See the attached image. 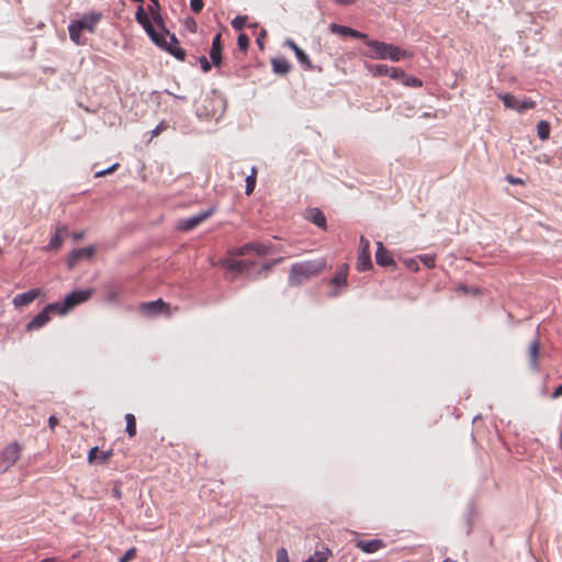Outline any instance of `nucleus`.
<instances>
[{"label":"nucleus","mask_w":562,"mask_h":562,"mask_svg":"<svg viewBox=\"0 0 562 562\" xmlns=\"http://www.w3.org/2000/svg\"><path fill=\"white\" fill-rule=\"evenodd\" d=\"M325 268L323 259L296 262L291 267L289 283L297 286L305 281L318 276Z\"/></svg>","instance_id":"nucleus-1"},{"label":"nucleus","mask_w":562,"mask_h":562,"mask_svg":"<svg viewBox=\"0 0 562 562\" xmlns=\"http://www.w3.org/2000/svg\"><path fill=\"white\" fill-rule=\"evenodd\" d=\"M102 14L98 12H91L85 14L80 20L74 21L68 25L69 37L77 45H85L86 42L81 37V33L87 31L94 33L98 23L101 21Z\"/></svg>","instance_id":"nucleus-2"},{"label":"nucleus","mask_w":562,"mask_h":562,"mask_svg":"<svg viewBox=\"0 0 562 562\" xmlns=\"http://www.w3.org/2000/svg\"><path fill=\"white\" fill-rule=\"evenodd\" d=\"M91 294V290H77L69 293L61 303L55 302V304L58 306V314L66 315L77 305L88 301Z\"/></svg>","instance_id":"nucleus-3"},{"label":"nucleus","mask_w":562,"mask_h":562,"mask_svg":"<svg viewBox=\"0 0 562 562\" xmlns=\"http://www.w3.org/2000/svg\"><path fill=\"white\" fill-rule=\"evenodd\" d=\"M21 450L18 442H11L0 451V474L7 472L19 461Z\"/></svg>","instance_id":"nucleus-4"},{"label":"nucleus","mask_w":562,"mask_h":562,"mask_svg":"<svg viewBox=\"0 0 562 562\" xmlns=\"http://www.w3.org/2000/svg\"><path fill=\"white\" fill-rule=\"evenodd\" d=\"M161 29L160 38L164 40V44H157L159 47L166 49L172 56H175L179 60H184L186 52L179 46V41L173 34H170L164 26V24L158 25Z\"/></svg>","instance_id":"nucleus-5"},{"label":"nucleus","mask_w":562,"mask_h":562,"mask_svg":"<svg viewBox=\"0 0 562 562\" xmlns=\"http://www.w3.org/2000/svg\"><path fill=\"white\" fill-rule=\"evenodd\" d=\"M271 252V245L265 243H248L229 251L231 256H247L256 254L258 256H267Z\"/></svg>","instance_id":"nucleus-6"},{"label":"nucleus","mask_w":562,"mask_h":562,"mask_svg":"<svg viewBox=\"0 0 562 562\" xmlns=\"http://www.w3.org/2000/svg\"><path fill=\"white\" fill-rule=\"evenodd\" d=\"M50 314H58V306L55 303L46 305L32 321L26 325L27 330H36L45 326L49 319Z\"/></svg>","instance_id":"nucleus-7"},{"label":"nucleus","mask_w":562,"mask_h":562,"mask_svg":"<svg viewBox=\"0 0 562 562\" xmlns=\"http://www.w3.org/2000/svg\"><path fill=\"white\" fill-rule=\"evenodd\" d=\"M215 212V207H210L209 210L201 212L194 216L189 218H182L177 223V228L182 232H190L198 227L201 223L211 217Z\"/></svg>","instance_id":"nucleus-8"},{"label":"nucleus","mask_w":562,"mask_h":562,"mask_svg":"<svg viewBox=\"0 0 562 562\" xmlns=\"http://www.w3.org/2000/svg\"><path fill=\"white\" fill-rule=\"evenodd\" d=\"M136 21L145 29L147 34L150 36L155 44H164V40L160 38L159 32L156 31L153 22L148 18V14L145 12L142 5L138 7L136 14Z\"/></svg>","instance_id":"nucleus-9"},{"label":"nucleus","mask_w":562,"mask_h":562,"mask_svg":"<svg viewBox=\"0 0 562 562\" xmlns=\"http://www.w3.org/2000/svg\"><path fill=\"white\" fill-rule=\"evenodd\" d=\"M498 98L503 101L504 105L507 109L516 110L518 112H524L529 109H533L536 106V102L532 100H522L519 101L510 93H499Z\"/></svg>","instance_id":"nucleus-10"},{"label":"nucleus","mask_w":562,"mask_h":562,"mask_svg":"<svg viewBox=\"0 0 562 562\" xmlns=\"http://www.w3.org/2000/svg\"><path fill=\"white\" fill-rule=\"evenodd\" d=\"M139 312L145 316H154L160 313H165L168 316L171 314L169 304L164 302L161 299L142 303L139 305Z\"/></svg>","instance_id":"nucleus-11"},{"label":"nucleus","mask_w":562,"mask_h":562,"mask_svg":"<svg viewBox=\"0 0 562 562\" xmlns=\"http://www.w3.org/2000/svg\"><path fill=\"white\" fill-rule=\"evenodd\" d=\"M372 268L370 243L363 236L360 237V252L357 258V269L364 271Z\"/></svg>","instance_id":"nucleus-12"},{"label":"nucleus","mask_w":562,"mask_h":562,"mask_svg":"<svg viewBox=\"0 0 562 562\" xmlns=\"http://www.w3.org/2000/svg\"><path fill=\"white\" fill-rule=\"evenodd\" d=\"M364 44L370 48L364 55L372 59H386L387 43L366 40Z\"/></svg>","instance_id":"nucleus-13"},{"label":"nucleus","mask_w":562,"mask_h":562,"mask_svg":"<svg viewBox=\"0 0 562 562\" xmlns=\"http://www.w3.org/2000/svg\"><path fill=\"white\" fill-rule=\"evenodd\" d=\"M389 77L394 80L401 81L406 87L419 88L423 86V81L420 79L413 76H407L405 71L401 68L391 67Z\"/></svg>","instance_id":"nucleus-14"},{"label":"nucleus","mask_w":562,"mask_h":562,"mask_svg":"<svg viewBox=\"0 0 562 562\" xmlns=\"http://www.w3.org/2000/svg\"><path fill=\"white\" fill-rule=\"evenodd\" d=\"M347 277L348 265L344 263L338 268L335 276L330 280V284L335 286V289L330 293L331 296H338L341 293V290H339L338 288L345 289L347 286Z\"/></svg>","instance_id":"nucleus-15"},{"label":"nucleus","mask_w":562,"mask_h":562,"mask_svg":"<svg viewBox=\"0 0 562 562\" xmlns=\"http://www.w3.org/2000/svg\"><path fill=\"white\" fill-rule=\"evenodd\" d=\"M224 266L227 270L238 272V273H248L249 269L255 266V261L246 260V259H233L229 258L224 262Z\"/></svg>","instance_id":"nucleus-16"},{"label":"nucleus","mask_w":562,"mask_h":562,"mask_svg":"<svg viewBox=\"0 0 562 562\" xmlns=\"http://www.w3.org/2000/svg\"><path fill=\"white\" fill-rule=\"evenodd\" d=\"M222 52H223L222 34L217 33L213 37L212 47L210 50V58L212 60V64L215 67H220L222 65Z\"/></svg>","instance_id":"nucleus-17"},{"label":"nucleus","mask_w":562,"mask_h":562,"mask_svg":"<svg viewBox=\"0 0 562 562\" xmlns=\"http://www.w3.org/2000/svg\"><path fill=\"white\" fill-rule=\"evenodd\" d=\"M539 355H540V340H539V338H536L533 341L530 342V345L527 349L529 366L532 371H539V369H540Z\"/></svg>","instance_id":"nucleus-18"},{"label":"nucleus","mask_w":562,"mask_h":562,"mask_svg":"<svg viewBox=\"0 0 562 562\" xmlns=\"http://www.w3.org/2000/svg\"><path fill=\"white\" fill-rule=\"evenodd\" d=\"M42 294L40 289H32L27 292L18 294L13 299V304L15 307H23L31 304L35 299H37Z\"/></svg>","instance_id":"nucleus-19"},{"label":"nucleus","mask_w":562,"mask_h":562,"mask_svg":"<svg viewBox=\"0 0 562 562\" xmlns=\"http://www.w3.org/2000/svg\"><path fill=\"white\" fill-rule=\"evenodd\" d=\"M375 261L379 266L389 267L394 266V259L390 251L385 249L381 241L376 243Z\"/></svg>","instance_id":"nucleus-20"},{"label":"nucleus","mask_w":562,"mask_h":562,"mask_svg":"<svg viewBox=\"0 0 562 562\" xmlns=\"http://www.w3.org/2000/svg\"><path fill=\"white\" fill-rule=\"evenodd\" d=\"M356 547L366 553H373L380 549L385 548V543L381 539L373 540H358Z\"/></svg>","instance_id":"nucleus-21"},{"label":"nucleus","mask_w":562,"mask_h":562,"mask_svg":"<svg viewBox=\"0 0 562 562\" xmlns=\"http://www.w3.org/2000/svg\"><path fill=\"white\" fill-rule=\"evenodd\" d=\"M331 31L334 33H337V34H340V35H345V36H351V37H355V38H359V40H362L363 42H366V40L368 38V35L362 33V32H359L357 30H353L351 27H348V26H341V25H337V24H331L330 26Z\"/></svg>","instance_id":"nucleus-22"},{"label":"nucleus","mask_w":562,"mask_h":562,"mask_svg":"<svg viewBox=\"0 0 562 562\" xmlns=\"http://www.w3.org/2000/svg\"><path fill=\"white\" fill-rule=\"evenodd\" d=\"M285 45L289 46L294 52L295 57L305 67V69H312L313 66L311 59L305 54V52L295 44V42H293L292 40H288L285 42Z\"/></svg>","instance_id":"nucleus-23"},{"label":"nucleus","mask_w":562,"mask_h":562,"mask_svg":"<svg viewBox=\"0 0 562 562\" xmlns=\"http://www.w3.org/2000/svg\"><path fill=\"white\" fill-rule=\"evenodd\" d=\"M112 454H113L112 450L100 452L98 447H93L90 449V451L88 453V462L90 464H92L98 459L101 463H106L111 459Z\"/></svg>","instance_id":"nucleus-24"},{"label":"nucleus","mask_w":562,"mask_h":562,"mask_svg":"<svg viewBox=\"0 0 562 562\" xmlns=\"http://www.w3.org/2000/svg\"><path fill=\"white\" fill-rule=\"evenodd\" d=\"M94 255V248L92 246L76 249L71 252L68 266L71 268L76 262L82 258H91Z\"/></svg>","instance_id":"nucleus-25"},{"label":"nucleus","mask_w":562,"mask_h":562,"mask_svg":"<svg viewBox=\"0 0 562 562\" xmlns=\"http://www.w3.org/2000/svg\"><path fill=\"white\" fill-rule=\"evenodd\" d=\"M411 54L402 49L401 47L394 46L392 44H387V50H386V59H390L392 61H400L403 58L409 57Z\"/></svg>","instance_id":"nucleus-26"},{"label":"nucleus","mask_w":562,"mask_h":562,"mask_svg":"<svg viewBox=\"0 0 562 562\" xmlns=\"http://www.w3.org/2000/svg\"><path fill=\"white\" fill-rule=\"evenodd\" d=\"M271 65L273 71L279 75H286L291 70V65L284 57L272 58Z\"/></svg>","instance_id":"nucleus-27"},{"label":"nucleus","mask_w":562,"mask_h":562,"mask_svg":"<svg viewBox=\"0 0 562 562\" xmlns=\"http://www.w3.org/2000/svg\"><path fill=\"white\" fill-rule=\"evenodd\" d=\"M307 218L321 228L326 227V217L318 209H312L307 212Z\"/></svg>","instance_id":"nucleus-28"},{"label":"nucleus","mask_w":562,"mask_h":562,"mask_svg":"<svg viewBox=\"0 0 562 562\" xmlns=\"http://www.w3.org/2000/svg\"><path fill=\"white\" fill-rule=\"evenodd\" d=\"M331 552L328 548H323L311 555L305 562H327Z\"/></svg>","instance_id":"nucleus-29"},{"label":"nucleus","mask_w":562,"mask_h":562,"mask_svg":"<svg viewBox=\"0 0 562 562\" xmlns=\"http://www.w3.org/2000/svg\"><path fill=\"white\" fill-rule=\"evenodd\" d=\"M369 70L373 77H382V76H389L391 67L387 65H382V64L370 65Z\"/></svg>","instance_id":"nucleus-30"},{"label":"nucleus","mask_w":562,"mask_h":562,"mask_svg":"<svg viewBox=\"0 0 562 562\" xmlns=\"http://www.w3.org/2000/svg\"><path fill=\"white\" fill-rule=\"evenodd\" d=\"M550 124L547 121H540L537 124V133L540 139L546 140L550 136Z\"/></svg>","instance_id":"nucleus-31"},{"label":"nucleus","mask_w":562,"mask_h":562,"mask_svg":"<svg viewBox=\"0 0 562 562\" xmlns=\"http://www.w3.org/2000/svg\"><path fill=\"white\" fill-rule=\"evenodd\" d=\"M126 420V432L130 437H134L136 435V418L133 414L125 415Z\"/></svg>","instance_id":"nucleus-32"},{"label":"nucleus","mask_w":562,"mask_h":562,"mask_svg":"<svg viewBox=\"0 0 562 562\" xmlns=\"http://www.w3.org/2000/svg\"><path fill=\"white\" fill-rule=\"evenodd\" d=\"M63 231H66V228L65 227L58 228L57 233L52 237V239L48 244L49 249L57 250L61 246L63 237H61L60 233Z\"/></svg>","instance_id":"nucleus-33"},{"label":"nucleus","mask_w":562,"mask_h":562,"mask_svg":"<svg viewBox=\"0 0 562 562\" xmlns=\"http://www.w3.org/2000/svg\"><path fill=\"white\" fill-rule=\"evenodd\" d=\"M256 177H257V170L256 168L251 169V175L247 176L246 178V194L250 195L256 187Z\"/></svg>","instance_id":"nucleus-34"},{"label":"nucleus","mask_w":562,"mask_h":562,"mask_svg":"<svg viewBox=\"0 0 562 562\" xmlns=\"http://www.w3.org/2000/svg\"><path fill=\"white\" fill-rule=\"evenodd\" d=\"M150 1L154 4V7L150 8L153 20L156 23V25H161L162 24V19L160 16L159 12H158V9H159L158 0H150Z\"/></svg>","instance_id":"nucleus-35"},{"label":"nucleus","mask_w":562,"mask_h":562,"mask_svg":"<svg viewBox=\"0 0 562 562\" xmlns=\"http://www.w3.org/2000/svg\"><path fill=\"white\" fill-rule=\"evenodd\" d=\"M246 22H247V16L238 15L232 20L231 24L235 30L240 31L245 27Z\"/></svg>","instance_id":"nucleus-36"},{"label":"nucleus","mask_w":562,"mask_h":562,"mask_svg":"<svg viewBox=\"0 0 562 562\" xmlns=\"http://www.w3.org/2000/svg\"><path fill=\"white\" fill-rule=\"evenodd\" d=\"M420 261L427 267V268H434L436 266V256L435 255H422L419 256Z\"/></svg>","instance_id":"nucleus-37"},{"label":"nucleus","mask_w":562,"mask_h":562,"mask_svg":"<svg viewBox=\"0 0 562 562\" xmlns=\"http://www.w3.org/2000/svg\"><path fill=\"white\" fill-rule=\"evenodd\" d=\"M237 46L240 50H246L249 46V38L246 34L241 33L237 37Z\"/></svg>","instance_id":"nucleus-38"},{"label":"nucleus","mask_w":562,"mask_h":562,"mask_svg":"<svg viewBox=\"0 0 562 562\" xmlns=\"http://www.w3.org/2000/svg\"><path fill=\"white\" fill-rule=\"evenodd\" d=\"M136 558V548L133 547L128 549L124 555L119 560V562H130Z\"/></svg>","instance_id":"nucleus-39"},{"label":"nucleus","mask_w":562,"mask_h":562,"mask_svg":"<svg viewBox=\"0 0 562 562\" xmlns=\"http://www.w3.org/2000/svg\"><path fill=\"white\" fill-rule=\"evenodd\" d=\"M203 0H191L190 1V7H191V10L194 12V13H200L203 9Z\"/></svg>","instance_id":"nucleus-40"},{"label":"nucleus","mask_w":562,"mask_h":562,"mask_svg":"<svg viewBox=\"0 0 562 562\" xmlns=\"http://www.w3.org/2000/svg\"><path fill=\"white\" fill-rule=\"evenodd\" d=\"M277 562H290L286 549L281 548L277 551Z\"/></svg>","instance_id":"nucleus-41"},{"label":"nucleus","mask_w":562,"mask_h":562,"mask_svg":"<svg viewBox=\"0 0 562 562\" xmlns=\"http://www.w3.org/2000/svg\"><path fill=\"white\" fill-rule=\"evenodd\" d=\"M199 61L204 72H209L211 70L212 64L207 60L205 56H201L199 58Z\"/></svg>","instance_id":"nucleus-42"},{"label":"nucleus","mask_w":562,"mask_h":562,"mask_svg":"<svg viewBox=\"0 0 562 562\" xmlns=\"http://www.w3.org/2000/svg\"><path fill=\"white\" fill-rule=\"evenodd\" d=\"M505 179H506L510 184H514V186H516V184L524 186V184H525V181H524L522 179L517 178V177H514V176H512V175L506 176V178H505Z\"/></svg>","instance_id":"nucleus-43"},{"label":"nucleus","mask_w":562,"mask_h":562,"mask_svg":"<svg viewBox=\"0 0 562 562\" xmlns=\"http://www.w3.org/2000/svg\"><path fill=\"white\" fill-rule=\"evenodd\" d=\"M117 166H119V165H117V164H115V165H113L112 167H110V168H109V169H106V170H103V171H99V172H97V175H95V176H97V177H102V176L109 175V173L113 172V171L117 168Z\"/></svg>","instance_id":"nucleus-44"},{"label":"nucleus","mask_w":562,"mask_h":562,"mask_svg":"<svg viewBox=\"0 0 562 562\" xmlns=\"http://www.w3.org/2000/svg\"><path fill=\"white\" fill-rule=\"evenodd\" d=\"M265 36H266V31H265V30H262V31H261V33H260V35H259V37L256 40V42H257L258 46H259L261 49L263 48V40H262V37H265Z\"/></svg>","instance_id":"nucleus-45"},{"label":"nucleus","mask_w":562,"mask_h":562,"mask_svg":"<svg viewBox=\"0 0 562 562\" xmlns=\"http://www.w3.org/2000/svg\"><path fill=\"white\" fill-rule=\"evenodd\" d=\"M552 398H558L560 396H562V384L559 385L552 393Z\"/></svg>","instance_id":"nucleus-46"},{"label":"nucleus","mask_w":562,"mask_h":562,"mask_svg":"<svg viewBox=\"0 0 562 562\" xmlns=\"http://www.w3.org/2000/svg\"><path fill=\"white\" fill-rule=\"evenodd\" d=\"M58 420L55 416H50L49 419H48V424H49V427L50 429H54L55 426L57 425Z\"/></svg>","instance_id":"nucleus-47"},{"label":"nucleus","mask_w":562,"mask_h":562,"mask_svg":"<svg viewBox=\"0 0 562 562\" xmlns=\"http://www.w3.org/2000/svg\"><path fill=\"white\" fill-rule=\"evenodd\" d=\"M83 236H85V232H76V233H74V235H72V237H74V239H75V240H80V239H82V238H83Z\"/></svg>","instance_id":"nucleus-48"},{"label":"nucleus","mask_w":562,"mask_h":562,"mask_svg":"<svg viewBox=\"0 0 562 562\" xmlns=\"http://www.w3.org/2000/svg\"><path fill=\"white\" fill-rule=\"evenodd\" d=\"M335 1L340 4H344V5L353 4L356 2V0H335Z\"/></svg>","instance_id":"nucleus-49"},{"label":"nucleus","mask_w":562,"mask_h":562,"mask_svg":"<svg viewBox=\"0 0 562 562\" xmlns=\"http://www.w3.org/2000/svg\"><path fill=\"white\" fill-rule=\"evenodd\" d=\"M407 267H409L411 269H413L414 271H417L418 270V265L417 262L411 260L407 262Z\"/></svg>","instance_id":"nucleus-50"},{"label":"nucleus","mask_w":562,"mask_h":562,"mask_svg":"<svg viewBox=\"0 0 562 562\" xmlns=\"http://www.w3.org/2000/svg\"><path fill=\"white\" fill-rule=\"evenodd\" d=\"M40 562H59L57 558H47V559H44Z\"/></svg>","instance_id":"nucleus-51"},{"label":"nucleus","mask_w":562,"mask_h":562,"mask_svg":"<svg viewBox=\"0 0 562 562\" xmlns=\"http://www.w3.org/2000/svg\"><path fill=\"white\" fill-rule=\"evenodd\" d=\"M160 131H161L160 126H157V127L154 130L153 134L156 136V135H158V134L160 133Z\"/></svg>","instance_id":"nucleus-52"},{"label":"nucleus","mask_w":562,"mask_h":562,"mask_svg":"<svg viewBox=\"0 0 562 562\" xmlns=\"http://www.w3.org/2000/svg\"><path fill=\"white\" fill-rule=\"evenodd\" d=\"M442 562H457L456 560H452L450 558H447L446 560H443Z\"/></svg>","instance_id":"nucleus-53"},{"label":"nucleus","mask_w":562,"mask_h":562,"mask_svg":"<svg viewBox=\"0 0 562 562\" xmlns=\"http://www.w3.org/2000/svg\"><path fill=\"white\" fill-rule=\"evenodd\" d=\"M269 268H270V266H269V265H265V266L262 267V270L267 271Z\"/></svg>","instance_id":"nucleus-54"}]
</instances>
